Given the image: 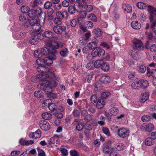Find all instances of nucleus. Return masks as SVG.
<instances>
[{"label": "nucleus", "instance_id": "1", "mask_svg": "<svg viewBox=\"0 0 156 156\" xmlns=\"http://www.w3.org/2000/svg\"><path fill=\"white\" fill-rule=\"evenodd\" d=\"M48 78L55 80H58V77L55 75L53 73L50 72L48 73H41V75H38L37 76H33L31 77V80L33 82H37L38 81H40L44 78Z\"/></svg>", "mask_w": 156, "mask_h": 156}, {"label": "nucleus", "instance_id": "54", "mask_svg": "<svg viewBox=\"0 0 156 156\" xmlns=\"http://www.w3.org/2000/svg\"><path fill=\"white\" fill-rule=\"evenodd\" d=\"M34 55L35 57L37 58H40L42 57L40 51L38 50H36L34 52Z\"/></svg>", "mask_w": 156, "mask_h": 156}, {"label": "nucleus", "instance_id": "37", "mask_svg": "<svg viewBox=\"0 0 156 156\" xmlns=\"http://www.w3.org/2000/svg\"><path fill=\"white\" fill-rule=\"evenodd\" d=\"M137 6L140 9H145L147 8L146 4L142 2H139L137 3Z\"/></svg>", "mask_w": 156, "mask_h": 156}, {"label": "nucleus", "instance_id": "27", "mask_svg": "<svg viewBox=\"0 0 156 156\" xmlns=\"http://www.w3.org/2000/svg\"><path fill=\"white\" fill-rule=\"evenodd\" d=\"M101 69L105 72L108 71L110 68L109 64L107 62H103V63L102 64L101 67Z\"/></svg>", "mask_w": 156, "mask_h": 156}, {"label": "nucleus", "instance_id": "61", "mask_svg": "<svg viewBox=\"0 0 156 156\" xmlns=\"http://www.w3.org/2000/svg\"><path fill=\"white\" fill-rule=\"evenodd\" d=\"M139 70L141 73H144L146 70V67L143 65H141L139 67Z\"/></svg>", "mask_w": 156, "mask_h": 156}, {"label": "nucleus", "instance_id": "55", "mask_svg": "<svg viewBox=\"0 0 156 156\" xmlns=\"http://www.w3.org/2000/svg\"><path fill=\"white\" fill-rule=\"evenodd\" d=\"M88 19L94 22H96L97 21V17L93 14H91L88 16Z\"/></svg>", "mask_w": 156, "mask_h": 156}, {"label": "nucleus", "instance_id": "7", "mask_svg": "<svg viewBox=\"0 0 156 156\" xmlns=\"http://www.w3.org/2000/svg\"><path fill=\"white\" fill-rule=\"evenodd\" d=\"M33 20H35V22L31 24V26L34 31V33L36 32H42V30L41 29V26L40 24V20L39 19L33 18Z\"/></svg>", "mask_w": 156, "mask_h": 156}, {"label": "nucleus", "instance_id": "53", "mask_svg": "<svg viewBox=\"0 0 156 156\" xmlns=\"http://www.w3.org/2000/svg\"><path fill=\"white\" fill-rule=\"evenodd\" d=\"M97 98L98 97L97 95L94 94L92 95L90 98L91 103L93 104L95 103L97 101Z\"/></svg>", "mask_w": 156, "mask_h": 156}, {"label": "nucleus", "instance_id": "59", "mask_svg": "<svg viewBox=\"0 0 156 156\" xmlns=\"http://www.w3.org/2000/svg\"><path fill=\"white\" fill-rule=\"evenodd\" d=\"M102 130L104 133L108 136H110V133L108 129L107 128H103Z\"/></svg>", "mask_w": 156, "mask_h": 156}, {"label": "nucleus", "instance_id": "47", "mask_svg": "<svg viewBox=\"0 0 156 156\" xmlns=\"http://www.w3.org/2000/svg\"><path fill=\"white\" fill-rule=\"evenodd\" d=\"M94 53L93 51H92L91 53L88 54L87 57V59L88 60H91L93 59L95 57V56L94 55Z\"/></svg>", "mask_w": 156, "mask_h": 156}, {"label": "nucleus", "instance_id": "38", "mask_svg": "<svg viewBox=\"0 0 156 156\" xmlns=\"http://www.w3.org/2000/svg\"><path fill=\"white\" fill-rule=\"evenodd\" d=\"M30 7L27 5H23L21 8L22 12L24 13L28 12L29 13V12L30 10Z\"/></svg>", "mask_w": 156, "mask_h": 156}, {"label": "nucleus", "instance_id": "39", "mask_svg": "<svg viewBox=\"0 0 156 156\" xmlns=\"http://www.w3.org/2000/svg\"><path fill=\"white\" fill-rule=\"evenodd\" d=\"M76 11H78L76 9L74 6L73 5H70L68 8V12L71 14L74 13Z\"/></svg>", "mask_w": 156, "mask_h": 156}, {"label": "nucleus", "instance_id": "22", "mask_svg": "<svg viewBox=\"0 0 156 156\" xmlns=\"http://www.w3.org/2000/svg\"><path fill=\"white\" fill-rule=\"evenodd\" d=\"M56 15L57 18H59L60 19L63 20L64 17V15H68V13L66 11L63 12H62L60 11H58L56 12Z\"/></svg>", "mask_w": 156, "mask_h": 156}, {"label": "nucleus", "instance_id": "31", "mask_svg": "<svg viewBox=\"0 0 156 156\" xmlns=\"http://www.w3.org/2000/svg\"><path fill=\"white\" fill-rule=\"evenodd\" d=\"M123 144L121 143H118L116 144L114 147H112L113 148L114 151H119L122 149Z\"/></svg>", "mask_w": 156, "mask_h": 156}, {"label": "nucleus", "instance_id": "10", "mask_svg": "<svg viewBox=\"0 0 156 156\" xmlns=\"http://www.w3.org/2000/svg\"><path fill=\"white\" fill-rule=\"evenodd\" d=\"M94 55L95 57L102 58L105 55V51L104 50L100 47H97L94 51H93Z\"/></svg>", "mask_w": 156, "mask_h": 156}, {"label": "nucleus", "instance_id": "63", "mask_svg": "<svg viewBox=\"0 0 156 156\" xmlns=\"http://www.w3.org/2000/svg\"><path fill=\"white\" fill-rule=\"evenodd\" d=\"M20 152L18 151H12L11 153V156H18L20 154Z\"/></svg>", "mask_w": 156, "mask_h": 156}, {"label": "nucleus", "instance_id": "50", "mask_svg": "<svg viewBox=\"0 0 156 156\" xmlns=\"http://www.w3.org/2000/svg\"><path fill=\"white\" fill-rule=\"evenodd\" d=\"M72 114L75 117H78L80 116V112L77 109H74L72 112Z\"/></svg>", "mask_w": 156, "mask_h": 156}, {"label": "nucleus", "instance_id": "20", "mask_svg": "<svg viewBox=\"0 0 156 156\" xmlns=\"http://www.w3.org/2000/svg\"><path fill=\"white\" fill-rule=\"evenodd\" d=\"M147 76H151L154 79L156 78V69H152L151 70L149 69H147Z\"/></svg>", "mask_w": 156, "mask_h": 156}, {"label": "nucleus", "instance_id": "21", "mask_svg": "<svg viewBox=\"0 0 156 156\" xmlns=\"http://www.w3.org/2000/svg\"><path fill=\"white\" fill-rule=\"evenodd\" d=\"M37 70L41 73L39 75H41V73H49L51 72H47L48 70L45 67L43 66H39L37 68Z\"/></svg>", "mask_w": 156, "mask_h": 156}, {"label": "nucleus", "instance_id": "33", "mask_svg": "<svg viewBox=\"0 0 156 156\" xmlns=\"http://www.w3.org/2000/svg\"><path fill=\"white\" fill-rule=\"evenodd\" d=\"M132 88L134 89L139 90L140 88L139 81L133 82L131 84Z\"/></svg>", "mask_w": 156, "mask_h": 156}, {"label": "nucleus", "instance_id": "43", "mask_svg": "<svg viewBox=\"0 0 156 156\" xmlns=\"http://www.w3.org/2000/svg\"><path fill=\"white\" fill-rule=\"evenodd\" d=\"M54 13V10L53 9L51 8H50L48 9L47 14L48 16L50 17V20H51L53 19V16H52V15Z\"/></svg>", "mask_w": 156, "mask_h": 156}, {"label": "nucleus", "instance_id": "26", "mask_svg": "<svg viewBox=\"0 0 156 156\" xmlns=\"http://www.w3.org/2000/svg\"><path fill=\"white\" fill-rule=\"evenodd\" d=\"M132 27L135 29L138 30L140 29L141 27V25L137 21H133L131 23Z\"/></svg>", "mask_w": 156, "mask_h": 156}, {"label": "nucleus", "instance_id": "25", "mask_svg": "<svg viewBox=\"0 0 156 156\" xmlns=\"http://www.w3.org/2000/svg\"><path fill=\"white\" fill-rule=\"evenodd\" d=\"M42 32H36L33 33V35H35L38 39H43L45 38L44 33L43 34L41 33Z\"/></svg>", "mask_w": 156, "mask_h": 156}, {"label": "nucleus", "instance_id": "34", "mask_svg": "<svg viewBox=\"0 0 156 156\" xmlns=\"http://www.w3.org/2000/svg\"><path fill=\"white\" fill-rule=\"evenodd\" d=\"M43 119L45 120H49L51 118V115L48 112H44L42 114Z\"/></svg>", "mask_w": 156, "mask_h": 156}, {"label": "nucleus", "instance_id": "11", "mask_svg": "<svg viewBox=\"0 0 156 156\" xmlns=\"http://www.w3.org/2000/svg\"><path fill=\"white\" fill-rule=\"evenodd\" d=\"M39 126L42 129L45 131L48 130L50 128L49 123L44 120H41L40 121Z\"/></svg>", "mask_w": 156, "mask_h": 156}, {"label": "nucleus", "instance_id": "46", "mask_svg": "<svg viewBox=\"0 0 156 156\" xmlns=\"http://www.w3.org/2000/svg\"><path fill=\"white\" fill-rule=\"evenodd\" d=\"M48 107L49 109L51 111H53L56 109V106L54 103H49V104L48 105Z\"/></svg>", "mask_w": 156, "mask_h": 156}, {"label": "nucleus", "instance_id": "62", "mask_svg": "<svg viewBox=\"0 0 156 156\" xmlns=\"http://www.w3.org/2000/svg\"><path fill=\"white\" fill-rule=\"evenodd\" d=\"M60 151L64 156H66L68 154V151L65 148H62L61 149Z\"/></svg>", "mask_w": 156, "mask_h": 156}, {"label": "nucleus", "instance_id": "49", "mask_svg": "<svg viewBox=\"0 0 156 156\" xmlns=\"http://www.w3.org/2000/svg\"><path fill=\"white\" fill-rule=\"evenodd\" d=\"M61 19H60L58 18L55 17L54 18L53 21L56 24L59 26L61 25L62 23V22L61 21Z\"/></svg>", "mask_w": 156, "mask_h": 156}, {"label": "nucleus", "instance_id": "40", "mask_svg": "<svg viewBox=\"0 0 156 156\" xmlns=\"http://www.w3.org/2000/svg\"><path fill=\"white\" fill-rule=\"evenodd\" d=\"M84 127V125L82 122L78 123L76 126V129L78 131L81 130Z\"/></svg>", "mask_w": 156, "mask_h": 156}, {"label": "nucleus", "instance_id": "28", "mask_svg": "<svg viewBox=\"0 0 156 156\" xmlns=\"http://www.w3.org/2000/svg\"><path fill=\"white\" fill-rule=\"evenodd\" d=\"M93 33L95 36L99 37L102 35V32L99 29H96L93 30Z\"/></svg>", "mask_w": 156, "mask_h": 156}, {"label": "nucleus", "instance_id": "36", "mask_svg": "<svg viewBox=\"0 0 156 156\" xmlns=\"http://www.w3.org/2000/svg\"><path fill=\"white\" fill-rule=\"evenodd\" d=\"M119 110L115 108H112L109 110V113L112 115L114 116L116 115L118 113Z\"/></svg>", "mask_w": 156, "mask_h": 156}, {"label": "nucleus", "instance_id": "64", "mask_svg": "<svg viewBox=\"0 0 156 156\" xmlns=\"http://www.w3.org/2000/svg\"><path fill=\"white\" fill-rule=\"evenodd\" d=\"M70 154L71 156H79L77 152L75 150H71Z\"/></svg>", "mask_w": 156, "mask_h": 156}, {"label": "nucleus", "instance_id": "2", "mask_svg": "<svg viewBox=\"0 0 156 156\" xmlns=\"http://www.w3.org/2000/svg\"><path fill=\"white\" fill-rule=\"evenodd\" d=\"M46 78H44L41 80L40 83L38 87L41 90H43L46 93H50L52 91L51 87L50 86V82Z\"/></svg>", "mask_w": 156, "mask_h": 156}, {"label": "nucleus", "instance_id": "29", "mask_svg": "<svg viewBox=\"0 0 156 156\" xmlns=\"http://www.w3.org/2000/svg\"><path fill=\"white\" fill-rule=\"evenodd\" d=\"M110 81V77L108 76H104L100 78V81L104 83H107Z\"/></svg>", "mask_w": 156, "mask_h": 156}, {"label": "nucleus", "instance_id": "3", "mask_svg": "<svg viewBox=\"0 0 156 156\" xmlns=\"http://www.w3.org/2000/svg\"><path fill=\"white\" fill-rule=\"evenodd\" d=\"M56 51L55 49H50L48 48H42L40 51V53L41 54L42 56L43 55L47 56L48 58H49L53 60L56 59V57L55 55Z\"/></svg>", "mask_w": 156, "mask_h": 156}, {"label": "nucleus", "instance_id": "8", "mask_svg": "<svg viewBox=\"0 0 156 156\" xmlns=\"http://www.w3.org/2000/svg\"><path fill=\"white\" fill-rule=\"evenodd\" d=\"M117 133L119 136L122 138H125L129 136V132L127 129L122 128L118 129Z\"/></svg>", "mask_w": 156, "mask_h": 156}, {"label": "nucleus", "instance_id": "30", "mask_svg": "<svg viewBox=\"0 0 156 156\" xmlns=\"http://www.w3.org/2000/svg\"><path fill=\"white\" fill-rule=\"evenodd\" d=\"M122 8L127 13L131 12L132 11L131 7L128 4H123L122 5Z\"/></svg>", "mask_w": 156, "mask_h": 156}, {"label": "nucleus", "instance_id": "51", "mask_svg": "<svg viewBox=\"0 0 156 156\" xmlns=\"http://www.w3.org/2000/svg\"><path fill=\"white\" fill-rule=\"evenodd\" d=\"M68 51L67 48L64 49L63 50L61 51L60 52V55L63 57L66 56L68 53Z\"/></svg>", "mask_w": 156, "mask_h": 156}, {"label": "nucleus", "instance_id": "45", "mask_svg": "<svg viewBox=\"0 0 156 156\" xmlns=\"http://www.w3.org/2000/svg\"><path fill=\"white\" fill-rule=\"evenodd\" d=\"M52 6V4L51 2L47 1L44 4V7L45 9H48L51 8Z\"/></svg>", "mask_w": 156, "mask_h": 156}, {"label": "nucleus", "instance_id": "32", "mask_svg": "<svg viewBox=\"0 0 156 156\" xmlns=\"http://www.w3.org/2000/svg\"><path fill=\"white\" fill-rule=\"evenodd\" d=\"M104 61L102 60H98L96 61L94 65L95 67L97 68L101 67L102 64L103 63Z\"/></svg>", "mask_w": 156, "mask_h": 156}, {"label": "nucleus", "instance_id": "19", "mask_svg": "<svg viewBox=\"0 0 156 156\" xmlns=\"http://www.w3.org/2000/svg\"><path fill=\"white\" fill-rule=\"evenodd\" d=\"M155 141L152 137H149L146 139L145 140V144L148 146H151L155 143Z\"/></svg>", "mask_w": 156, "mask_h": 156}, {"label": "nucleus", "instance_id": "41", "mask_svg": "<svg viewBox=\"0 0 156 156\" xmlns=\"http://www.w3.org/2000/svg\"><path fill=\"white\" fill-rule=\"evenodd\" d=\"M43 94L40 90H37L35 91L34 93V95L35 97L40 98L42 97Z\"/></svg>", "mask_w": 156, "mask_h": 156}, {"label": "nucleus", "instance_id": "4", "mask_svg": "<svg viewBox=\"0 0 156 156\" xmlns=\"http://www.w3.org/2000/svg\"><path fill=\"white\" fill-rule=\"evenodd\" d=\"M132 47L133 49L141 51L144 50V47L141 41L138 39H134L132 41Z\"/></svg>", "mask_w": 156, "mask_h": 156}, {"label": "nucleus", "instance_id": "18", "mask_svg": "<svg viewBox=\"0 0 156 156\" xmlns=\"http://www.w3.org/2000/svg\"><path fill=\"white\" fill-rule=\"evenodd\" d=\"M58 137L57 136H55L54 137H51L48 141V144H49V147H51L52 146V145H53L55 143H57V142L58 141Z\"/></svg>", "mask_w": 156, "mask_h": 156}, {"label": "nucleus", "instance_id": "58", "mask_svg": "<svg viewBox=\"0 0 156 156\" xmlns=\"http://www.w3.org/2000/svg\"><path fill=\"white\" fill-rule=\"evenodd\" d=\"M147 10L150 12V14H153L155 8L150 5H148L147 7Z\"/></svg>", "mask_w": 156, "mask_h": 156}, {"label": "nucleus", "instance_id": "60", "mask_svg": "<svg viewBox=\"0 0 156 156\" xmlns=\"http://www.w3.org/2000/svg\"><path fill=\"white\" fill-rule=\"evenodd\" d=\"M100 45L102 46L103 47L105 48L106 49H108L110 48L109 45L105 42H101Z\"/></svg>", "mask_w": 156, "mask_h": 156}, {"label": "nucleus", "instance_id": "13", "mask_svg": "<svg viewBox=\"0 0 156 156\" xmlns=\"http://www.w3.org/2000/svg\"><path fill=\"white\" fill-rule=\"evenodd\" d=\"M105 100L102 98H99L96 104V107L98 109H101L103 108L105 105Z\"/></svg>", "mask_w": 156, "mask_h": 156}, {"label": "nucleus", "instance_id": "9", "mask_svg": "<svg viewBox=\"0 0 156 156\" xmlns=\"http://www.w3.org/2000/svg\"><path fill=\"white\" fill-rule=\"evenodd\" d=\"M140 129L147 132H150L154 129V126L151 123L145 124L143 123L140 126Z\"/></svg>", "mask_w": 156, "mask_h": 156}, {"label": "nucleus", "instance_id": "15", "mask_svg": "<svg viewBox=\"0 0 156 156\" xmlns=\"http://www.w3.org/2000/svg\"><path fill=\"white\" fill-rule=\"evenodd\" d=\"M98 41L95 38L94 40L88 43L87 46L89 48L90 50H92L95 48L97 45V44Z\"/></svg>", "mask_w": 156, "mask_h": 156}, {"label": "nucleus", "instance_id": "24", "mask_svg": "<svg viewBox=\"0 0 156 156\" xmlns=\"http://www.w3.org/2000/svg\"><path fill=\"white\" fill-rule=\"evenodd\" d=\"M44 33L45 38L47 37L49 39H52L55 37L54 34L51 31H46Z\"/></svg>", "mask_w": 156, "mask_h": 156}, {"label": "nucleus", "instance_id": "35", "mask_svg": "<svg viewBox=\"0 0 156 156\" xmlns=\"http://www.w3.org/2000/svg\"><path fill=\"white\" fill-rule=\"evenodd\" d=\"M35 20H33V18L31 19L30 20H27L24 23V25L25 27H28L30 26H31V24L35 22Z\"/></svg>", "mask_w": 156, "mask_h": 156}, {"label": "nucleus", "instance_id": "23", "mask_svg": "<svg viewBox=\"0 0 156 156\" xmlns=\"http://www.w3.org/2000/svg\"><path fill=\"white\" fill-rule=\"evenodd\" d=\"M149 94L148 92H145L141 94V98L140 101L144 103L149 98Z\"/></svg>", "mask_w": 156, "mask_h": 156}, {"label": "nucleus", "instance_id": "42", "mask_svg": "<svg viewBox=\"0 0 156 156\" xmlns=\"http://www.w3.org/2000/svg\"><path fill=\"white\" fill-rule=\"evenodd\" d=\"M30 43L32 44H37L38 42V39L35 35H34V37L31 38L30 41Z\"/></svg>", "mask_w": 156, "mask_h": 156}, {"label": "nucleus", "instance_id": "14", "mask_svg": "<svg viewBox=\"0 0 156 156\" xmlns=\"http://www.w3.org/2000/svg\"><path fill=\"white\" fill-rule=\"evenodd\" d=\"M139 81L140 88L146 89L149 86V82L146 80L141 79L139 80Z\"/></svg>", "mask_w": 156, "mask_h": 156}, {"label": "nucleus", "instance_id": "6", "mask_svg": "<svg viewBox=\"0 0 156 156\" xmlns=\"http://www.w3.org/2000/svg\"><path fill=\"white\" fill-rule=\"evenodd\" d=\"M41 12L42 10L40 8L36 10L32 9L29 12L28 15L30 18L38 19L41 16Z\"/></svg>", "mask_w": 156, "mask_h": 156}, {"label": "nucleus", "instance_id": "17", "mask_svg": "<svg viewBox=\"0 0 156 156\" xmlns=\"http://www.w3.org/2000/svg\"><path fill=\"white\" fill-rule=\"evenodd\" d=\"M103 152L105 154H110L113 151L112 147L110 146L106 145L103 148Z\"/></svg>", "mask_w": 156, "mask_h": 156}, {"label": "nucleus", "instance_id": "5", "mask_svg": "<svg viewBox=\"0 0 156 156\" xmlns=\"http://www.w3.org/2000/svg\"><path fill=\"white\" fill-rule=\"evenodd\" d=\"M53 60L48 57H45L44 58L38 59L36 61V63L40 66L43 65H50L53 63Z\"/></svg>", "mask_w": 156, "mask_h": 156}, {"label": "nucleus", "instance_id": "52", "mask_svg": "<svg viewBox=\"0 0 156 156\" xmlns=\"http://www.w3.org/2000/svg\"><path fill=\"white\" fill-rule=\"evenodd\" d=\"M84 120L87 122H89L93 120V118L91 115L88 114L85 116Z\"/></svg>", "mask_w": 156, "mask_h": 156}, {"label": "nucleus", "instance_id": "44", "mask_svg": "<svg viewBox=\"0 0 156 156\" xmlns=\"http://www.w3.org/2000/svg\"><path fill=\"white\" fill-rule=\"evenodd\" d=\"M150 117L147 115H144L141 117V120L142 121L144 122H148L150 120Z\"/></svg>", "mask_w": 156, "mask_h": 156}, {"label": "nucleus", "instance_id": "56", "mask_svg": "<svg viewBox=\"0 0 156 156\" xmlns=\"http://www.w3.org/2000/svg\"><path fill=\"white\" fill-rule=\"evenodd\" d=\"M54 43L55 44L53 46V47L54 48L53 49H55V50L58 48L59 47H62L63 45L61 43H60L59 44H58L57 42L55 41Z\"/></svg>", "mask_w": 156, "mask_h": 156}, {"label": "nucleus", "instance_id": "57", "mask_svg": "<svg viewBox=\"0 0 156 156\" xmlns=\"http://www.w3.org/2000/svg\"><path fill=\"white\" fill-rule=\"evenodd\" d=\"M51 102V99H47L46 100L44 101L43 103L42 104V106L44 108H45V107L46 106L48 107V105H49V103Z\"/></svg>", "mask_w": 156, "mask_h": 156}, {"label": "nucleus", "instance_id": "12", "mask_svg": "<svg viewBox=\"0 0 156 156\" xmlns=\"http://www.w3.org/2000/svg\"><path fill=\"white\" fill-rule=\"evenodd\" d=\"M53 31L56 34H60L62 31L65 30L66 28L64 26H55L52 28Z\"/></svg>", "mask_w": 156, "mask_h": 156}, {"label": "nucleus", "instance_id": "48", "mask_svg": "<svg viewBox=\"0 0 156 156\" xmlns=\"http://www.w3.org/2000/svg\"><path fill=\"white\" fill-rule=\"evenodd\" d=\"M110 94V93L109 92H105L102 93L101 94V97L104 100L106 99L109 96Z\"/></svg>", "mask_w": 156, "mask_h": 156}, {"label": "nucleus", "instance_id": "16", "mask_svg": "<svg viewBox=\"0 0 156 156\" xmlns=\"http://www.w3.org/2000/svg\"><path fill=\"white\" fill-rule=\"evenodd\" d=\"M41 135L40 130L38 129L34 133H31L29 135V137L34 139L39 138Z\"/></svg>", "mask_w": 156, "mask_h": 156}]
</instances>
